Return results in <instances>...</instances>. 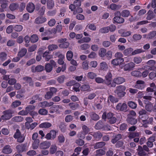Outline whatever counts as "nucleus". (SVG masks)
<instances>
[{"label": "nucleus", "instance_id": "f257e3e1", "mask_svg": "<svg viewBox=\"0 0 156 156\" xmlns=\"http://www.w3.org/2000/svg\"><path fill=\"white\" fill-rule=\"evenodd\" d=\"M115 115L112 112H108L107 114L105 112L102 115V118L103 119H107V121L110 124H114L116 122V118L114 116Z\"/></svg>", "mask_w": 156, "mask_h": 156}, {"label": "nucleus", "instance_id": "f03ea898", "mask_svg": "<svg viewBox=\"0 0 156 156\" xmlns=\"http://www.w3.org/2000/svg\"><path fill=\"white\" fill-rule=\"evenodd\" d=\"M126 89V87L125 86H119L116 87V89L114 90V93L119 98H121L125 95L126 92L125 91Z\"/></svg>", "mask_w": 156, "mask_h": 156}, {"label": "nucleus", "instance_id": "7ed1b4c3", "mask_svg": "<svg viewBox=\"0 0 156 156\" xmlns=\"http://www.w3.org/2000/svg\"><path fill=\"white\" fill-rule=\"evenodd\" d=\"M136 150V153L139 156H145L147 154L146 152H148L150 151L146 145L143 146L139 145Z\"/></svg>", "mask_w": 156, "mask_h": 156}, {"label": "nucleus", "instance_id": "20e7f679", "mask_svg": "<svg viewBox=\"0 0 156 156\" xmlns=\"http://www.w3.org/2000/svg\"><path fill=\"white\" fill-rule=\"evenodd\" d=\"M14 113V111L12 109H9L3 112V115L1 116L2 119L7 120L10 119L12 117V114Z\"/></svg>", "mask_w": 156, "mask_h": 156}, {"label": "nucleus", "instance_id": "39448f33", "mask_svg": "<svg viewBox=\"0 0 156 156\" xmlns=\"http://www.w3.org/2000/svg\"><path fill=\"white\" fill-rule=\"evenodd\" d=\"M16 148L19 153H21L27 151L28 146L27 143L22 144L16 146Z\"/></svg>", "mask_w": 156, "mask_h": 156}, {"label": "nucleus", "instance_id": "423d86ee", "mask_svg": "<svg viewBox=\"0 0 156 156\" xmlns=\"http://www.w3.org/2000/svg\"><path fill=\"white\" fill-rule=\"evenodd\" d=\"M46 9L45 6L41 7V5L39 3L37 4L35 6V11H37V14L40 16H43L44 13Z\"/></svg>", "mask_w": 156, "mask_h": 156}, {"label": "nucleus", "instance_id": "0eeeda50", "mask_svg": "<svg viewBox=\"0 0 156 156\" xmlns=\"http://www.w3.org/2000/svg\"><path fill=\"white\" fill-rule=\"evenodd\" d=\"M125 80L123 77H118L115 78L112 83V87H115L116 84H120L125 82Z\"/></svg>", "mask_w": 156, "mask_h": 156}, {"label": "nucleus", "instance_id": "6e6552de", "mask_svg": "<svg viewBox=\"0 0 156 156\" xmlns=\"http://www.w3.org/2000/svg\"><path fill=\"white\" fill-rule=\"evenodd\" d=\"M105 83L108 86L112 87V74L110 72L107 73L105 76Z\"/></svg>", "mask_w": 156, "mask_h": 156}, {"label": "nucleus", "instance_id": "1a4fd4ad", "mask_svg": "<svg viewBox=\"0 0 156 156\" xmlns=\"http://www.w3.org/2000/svg\"><path fill=\"white\" fill-rule=\"evenodd\" d=\"M56 132L54 130H51L45 136L47 140H53L56 137Z\"/></svg>", "mask_w": 156, "mask_h": 156}, {"label": "nucleus", "instance_id": "9d476101", "mask_svg": "<svg viewBox=\"0 0 156 156\" xmlns=\"http://www.w3.org/2000/svg\"><path fill=\"white\" fill-rule=\"evenodd\" d=\"M145 86V82L142 80H138L136 83L134 87L139 89L144 88Z\"/></svg>", "mask_w": 156, "mask_h": 156}, {"label": "nucleus", "instance_id": "9b49d317", "mask_svg": "<svg viewBox=\"0 0 156 156\" xmlns=\"http://www.w3.org/2000/svg\"><path fill=\"white\" fill-rule=\"evenodd\" d=\"M44 67L41 65H37L36 66H32L31 68V71L33 73L40 72L44 70Z\"/></svg>", "mask_w": 156, "mask_h": 156}, {"label": "nucleus", "instance_id": "f8f14e48", "mask_svg": "<svg viewBox=\"0 0 156 156\" xmlns=\"http://www.w3.org/2000/svg\"><path fill=\"white\" fill-rule=\"evenodd\" d=\"M127 105L125 103L122 104L119 103L118 104L116 107L117 110L120 111L122 112H125L127 108Z\"/></svg>", "mask_w": 156, "mask_h": 156}, {"label": "nucleus", "instance_id": "ddd939ff", "mask_svg": "<svg viewBox=\"0 0 156 156\" xmlns=\"http://www.w3.org/2000/svg\"><path fill=\"white\" fill-rule=\"evenodd\" d=\"M47 20V19L45 17L40 16L35 19L34 23L37 24H42L45 22Z\"/></svg>", "mask_w": 156, "mask_h": 156}, {"label": "nucleus", "instance_id": "4468645a", "mask_svg": "<svg viewBox=\"0 0 156 156\" xmlns=\"http://www.w3.org/2000/svg\"><path fill=\"white\" fill-rule=\"evenodd\" d=\"M128 123L131 125L136 124L137 122V119L130 115H128V117L126 119Z\"/></svg>", "mask_w": 156, "mask_h": 156}, {"label": "nucleus", "instance_id": "2eb2a0df", "mask_svg": "<svg viewBox=\"0 0 156 156\" xmlns=\"http://www.w3.org/2000/svg\"><path fill=\"white\" fill-rule=\"evenodd\" d=\"M120 15L124 17H127L131 15L129 11L126 9L123 10L121 13L120 12L117 11L115 14V15Z\"/></svg>", "mask_w": 156, "mask_h": 156}, {"label": "nucleus", "instance_id": "dca6fc26", "mask_svg": "<svg viewBox=\"0 0 156 156\" xmlns=\"http://www.w3.org/2000/svg\"><path fill=\"white\" fill-rule=\"evenodd\" d=\"M135 64L133 62L126 64L124 66V70L125 71H130L135 67Z\"/></svg>", "mask_w": 156, "mask_h": 156}, {"label": "nucleus", "instance_id": "f3484780", "mask_svg": "<svg viewBox=\"0 0 156 156\" xmlns=\"http://www.w3.org/2000/svg\"><path fill=\"white\" fill-rule=\"evenodd\" d=\"M50 145L51 143L49 142L45 141L40 143L39 147L41 149H45L48 148Z\"/></svg>", "mask_w": 156, "mask_h": 156}, {"label": "nucleus", "instance_id": "a211bd4d", "mask_svg": "<svg viewBox=\"0 0 156 156\" xmlns=\"http://www.w3.org/2000/svg\"><path fill=\"white\" fill-rule=\"evenodd\" d=\"M12 151V149L10 145H6L3 147L2 151L5 154H9L11 153Z\"/></svg>", "mask_w": 156, "mask_h": 156}, {"label": "nucleus", "instance_id": "6ab92c4d", "mask_svg": "<svg viewBox=\"0 0 156 156\" xmlns=\"http://www.w3.org/2000/svg\"><path fill=\"white\" fill-rule=\"evenodd\" d=\"M50 53L51 52L47 50L43 53L42 57L46 61H48L52 58V56L50 55Z\"/></svg>", "mask_w": 156, "mask_h": 156}, {"label": "nucleus", "instance_id": "aec40b11", "mask_svg": "<svg viewBox=\"0 0 156 156\" xmlns=\"http://www.w3.org/2000/svg\"><path fill=\"white\" fill-rule=\"evenodd\" d=\"M35 9V5L32 2H30L27 5L26 9L29 12H32Z\"/></svg>", "mask_w": 156, "mask_h": 156}, {"label": "nucleus", "instance_id": "412c9836", "mask_svg": "<svg viewBox=\"0 0 156 156\" xmlns=\"http://www.w3.org/2000/svg\"><path fill=\"white\" fill-rule=\"evenodd\" d=\"M140 136V133L138 132H129L128 133V137L130 139L134 138L136 137H138Z\"/></svg>", "mask_w": 156, "mask_h": 156}, {"label": "nucleus", "instance_id": "4be33fe9", "mask_svg": "<svg viewBox=\"0 0 156 156\" xmlns=\"http://www.w3.org/2000/svg\"><path fill=\"white\" fill-rule=\"evenodd\" d=\"M54 103L52 102H48L47 101H44L39 103L40 105L42 108H44L46 107H48L53 105Z\"/></svg>", "mask_w": 156, "mask_h": 156}, {"label": "nucleus", "instance_id": "5701e85b", "mask_svg": "<svg viewBox=\"0 0 156 156\" xmlns=\"http://www.w3.org/2000/svg\"><path fill=\"white\" fill-rule=\"evenodd\" d=\"M19 7V5L16 3H13L10 4L9 5V9L12 11L17 10Z\"/></svg>", "mask_w": 156, "mask_h": 156}, {"label": "nucleus", "instance_id": "b1692460", "mask_svg": "<svg viewBox=\"0 0 156 156\" xmlns=\"http://www.w3.org/2000/svg\"><path fill=\"white\" fill-rule=\"evenodd\" d=\"M113 137L114 138L111 140V142L112 143L115 144L122 138V135L121 134H118Z\"/></svg>", "mask_w": 156, "mask_h": 156}, {"label": "nucleus", "instance_id": "393cba45", "mask_svg": "<svg viewBox=\"0 0 156 156\" xmlns=\"http://www.w3.org/2000/svg\"><path fill=\"white\" fill-rule=\"evenodd\" d=\"M61 107V106L59 105H54L50 108L49 112L51 113H53L56 112Z\"/></svg>", "mask_w": 156, "mask_h": 156}, {"label": "nucleus", "instance_id": "a878e982", "mask_svg": "<svg viewBox=\"0 0 156 156\" xmlns=\"http://www.w3.org/2000/svg\"><path fill=\"white\" fill-rule=\"evenodd\" d=\"M114 23H122L124 22V19L119 16H116L113 18Z\"/></svg>", "mask_w": 156, "mask_h": 156}, {"label": "nucleus", "instance_id": "bb28decb", "mask_svg": "<svg viewBox=\"0 0 156 156\" xmlns=\"http://www.w3.org/2000/svg\"><path fill=\"white\" fill-rule=\"evenodd\" d=\"M9 2L8 0H0L1 7L3 9L6 8L8 5Z\"/></svg>", "mask_w": 156, "mask_h": 156}, {"label": "nucleus", "instance_id": "cd10ccee", "mask_svg": "<svg viewBox=\"0 0 156 156\" xmlns=\"http://www.w3.org/2000/svg\"><path fill=\"white\" fill-rule=\"evenodd\" d=\"M115 57L116 58H118L119 60H120L121 62H123L124 61V58H122L123 55L121 52H117L115 55Z\"/></svg>", "mask_w": 156, "mask_h": 156}, {"label": "nucleus", "instance_id": "c85d7f7f", "mask_svg": "<svg viewBox=\"0 0 156 156\" xmlns=\"http://www.w3.org/2000/svg\"><path fill=\"white\" fill-rule=\"evenodd\" d=\"M80 90L82 91L89 92L91 91L90 86L89 84H84L80 87Z\"/></svg>", "mask_w": 156, "mask_h": 156}, {"label": "nucleus", "instance_id": "c756f323", "mask_svg": "<svg viewBox=\"0 0 156 156\" xmlns=\"http://www.w3.org/2000/svg\"><path fill=\"white\" fill-rule=\"evenodd\" d=\"M155 69L153 68L152 67H151L147 65H145L144 66L143 68H140L138 69L140 71H142L144 70L147 71L149 73L150 71L153 70Z\"/></svg>", "mask_w": 156, "mask_h": 156}, {"label": "nucleus", "instance_id": "7c9ffc66", "mask_svg": "<svg viewBox=\"0 0 156 156\" xmlns=\"http://www.w3.org/2000/svg\"><path fill=\"white\" fill-rule=\"evenodd\" d=\"M103 122L101 120L99 121L96 124L95 128L97 129H100L104 127Z\"/></svg>", "mask_w": 156, "mask_h": 156}, {"label": "nucleus", "instance_id": "2f4dec72", "mask_svg": "<svg viewBox=\"0 0 156 156\" xmlns=\"http://www.w3.org/2000/svg\"><path fill=\"white\" fill-rule=\"evenodd\" d=\"M147 14L146 19L148 20H150L154 18L155 17V15L154 14L153 11L150 10L148 11Z\"/></svg>", "mask_w": 156, "mask_h": 156}, {"label": "nucleus", "instance_id": "473e14b6", "mask_svg": "<svg viewBox=\"0 0 156 156\" xmlns=\"http://www.w3.org/2000/svg\"><path fill=\"white\" fill-rule=\"evenodd\" d=\"M52 126L51 124L48 122H45L41 124L39 126L40 128H48L51 127Z\"/></svg>", "mask_w": 156, "mask_h": 156}, {"label": "nucleus", "instance_id": "72a5a7b5", "mask_svg": "<svg viewBox=\"0 0 156 156\" xmlns=\"http://www.w3.org/2000/svg\"><path fill=\"white\" fill-rule=\"evenodd\" d=\"M92 135L94 138L97 139H101L102 137V134L100 131H98L96 132L91 133Z\"/></svg>", "mask_w": 156, "mask_h": 156}, {"label": "nucleus", "instance_id": "f704fd0d", "mask_svg": "<svg viewBox=\"0 0 156 156\" xmlns=\"http://www.w3.org/2000/svg\"><path fill=\"white\" fill-rule=\"evenodd\" d=\"M147 112L145 109H142L139 112L140 118H144L146 115H147Z\"/></svg>", "mask_w": 156, "mask_h": 156}, {"label": "nucleus", "instance_id": "c9c22d12", "mask_svg": "<svg viewBox=\"0 0 156 156\" xmlns=\"http://www.w3.org/2000/svg\"><path fill=\"white\" fill-rule=\"evenodd\" d=\"M27 52V50L26 48H23L20 50L18 53V56L22 58L26 55Z\"/></svg>", "mask_w": 156, "mask_h": 156}, {"label": "nucleus", "instance_id": "e433bc0d", "mask_svg": "<svg viewBox=\"0 0 156 156\" xmlns=\"http://www.w3.org/2000/svg\"><path fill=\"white\" fill-rule=\"evenodd\" d=\"M54 6V3L52 0H48L47 1V6L48 9H51Z\"/></svg>", "mask_w": 156, "mask_h": 156}, {"label": "nucleus", "instance_id": "4c0bfd02", "mask_svg": "<svg viewBox=\"0 0 156 156\" xmlns=\"http://www.w3.org/2000/svg\"><path fill=\"white\" fill-rule=\"evenodd\" d=\"M23 80L29 83L30 86H33V83L31 78L27 76L24 77L23 78Z\"/></svg>", "mask_w": 156, "mask_h": 156}, {"label": "nucleus", "instance_id": "58836bf2", "mask_svg": "<svg viewBox=\"0 0 156 156\" xmlns=\"http://www.w3.org/2000/svg\"><path fill=\"white\" fill-rule=\"evenodd\" d=\"M105 143L104 142H101L96 143L94 146V148L97 149L102 147L105 145Z\"/></svg>", "mask_w": 156, "mask_h": 156}, {"label": "nucleus", "instance_id": "ea45409f", "mask_svg": "<svg viewBox=\"0 0 156 156\" xmlns=\"http://www.w3.org/2000/svg\"><path fill=\"white\" fill-rule=\"evenodd\" d=\"M100 69L101 70L106 71L108 69V66L106 63L105 62H103L101 63L100 65Z\"/></svg>", "mask_w": 156, "mask_h": 156}, {"label": "nucleus", "instance_id": "a19ab883", "mask_svg": "<svg viewBox=\"0 0 156 156\" xmlns=\"http://www.w3.org/2000/svg\"><path fill=\"white\" fill-rule=\"evenodd\" d=\"M133 51V49L132 48H127L124 51V55H131Z\"/></svg>", "mask_w": 156, "mask_h": 156}, {"label": "nucleus", "instance_id": "79ce46f5", "mask_svg": "<svg viewBox=\"0 0 156 156\" xmlns=\"http://www.w3.org/2000/svg\"><path fill=\"white\" fill-rule=\"evenodd\" d=\"M97 76V74L93 72H88L87 75L88 78L93 80Z\"/></svg>", "mask_w": 156, "mask_h": 156}, {"label": "nucleus", "instance_id": "37998d69", "mask_svg": "<svg viewBox=\"0 0 156 156\" xmlns=\"http://www.w3.org/2000/svg\"><path fill=\"white\" fill-rule=\"evenodd\" d=\"M108 100L112 103H116L119 101L118 98L111 95H110L108 96Z\"/></svg>", "mask_w": 156, "mask_h": 156}, {"label": "nucleus", "instance_id": "c03bdc74", "mask_svg": "<svg viewBox=\"0 0 156 156\" xmlns=\"http://www.w3.org/2000/svg\"><path fill=\"white\" fill-rule=\"evenodd\" d=\"M109 6V7H108V8H110L112 10H113L119 9L121 7L120 6L114 3L111 4Z\"/></svg>", "mask_w": 156, "mask_h": 156}, {"label": "nucleus", "instance_id": "a18cd8bd", "mask_svg": "<svg viewBox=\"0 0 156 156\" xmlns=\"http://www.w3.org/2000/svg\"><path fill=\"white\" fill-rule=\"evenodd\" d=\"M153 107L152 104L150 102L146 104L145 106L146 110L149 112H151L152 109H153Z\"/></svg>", "mask_w": 156, "mask_h": 156}, {"label": "nucleus", "instance_id": "49530a36", "mask_svg": "<svg viewBox=\"0 0 156 156\" xmlns=\"http://www.w3.org/2000/svg\"><path fill=\"white\" fill-rule=\"evenodd\" d=\"M106 52V50L105 49L102 48L99 51V55L101 57H103L105 56Z\"/></svg>", "mask_w": 156, "mask_h": 156}, {"label": "nucleus", "instance_id": "de8ad7c7", "mask_svg": "<svg viewBox=\"0 0 156 156\" xmlns=\"http://www.w3.org/2000/svg\"><path fill=\"white\" fill-rule=\"evenodd\" d=\"M91 119L94 121L98 120L99 119V115L94 112H92L90 115Z\"/></svg>", "mask_w": 156, "mask_h": 156}, {"label": "nucleus", "instance_id": "09e8293b", "mask_svg": "<svg viewBox=\"0 0 156 156\" xmlns=\"http://www.w3.org/2000/svg\"><path fill=\"white\" fill-rule=\"evenodd\" d=\"M156 35V31H153L148 34L147 38L149 39L153 38Z\"/></svg>", "mask_w": 156, "mask_h": 156}, {"label": "nucleus", "instance_id": "8fccbe9b", "mask_svg": "<svg viewBox=\"0 0 156 156\" xmlns=\"http://www.w3.org/2000/svg\"><path fill=\"white\" fill-rule=\"evenodd\" d=\"M53 67L51 66L50 63H48L46 64L44 69L47 72L49 73L51 72L52 69Z\"/></svg>", "mask_w": 156, "mask_h": 156}, {"label": "nucleus", "instance_id": "3c124183", "mask_svg": "<svg viewBox=\"0 0 156 156\" xmlns=\"http://www.w3.org/2000/svg\"><path fill=\"white\" fill-rule=\"evenodd\" d=\"M40 143L39 140H36L34 141L32 144V147L34 149H36L39 147Z\"/></svg>", "mask_w": 156, "mask_h": 156}, {"label": "nucleus", "instance_id": "603ef678", "mask_svg": "<svg viewBox=\"0 0 156 156\" xmlns=\"http://www.w3.org/2000/svg\"><path fill=\"white\" fill-rule=\"evenodd\" d=\"M131 74L134 76L140 77H141V72L140 71H133L131 72Z\"/></svg>", "mask_w": 156, "mask_h": 156}, {"label": "nucleus", "instance_id": "864d4df0", "mask_svg": "<svg viewBox=\"0 0 156 156\" xmlns=\"http://www.w3.org/2000/svg\"><path fill=\"white\" fill-rule=\"evenodd\" d=\"M13 27L14 30L17 32H20L23 29V26L20 25H16Z\"/></svg>", "mask_w": 156, "mask_h": 156}, {"label": "nucleus", "instance_id": "5fc2aeb1", "mask_svg": "<svg viewBox=\"0 0 156 156\" xmlns=\"http://www.w3.org/2000/svg\"><path fill=\"white\" fill-rule=\"evenodd\" d=\"M58 46L56 44H51L48 45V48L49 51H52L58 48Z\"/></svg>", "mask_w": 156, "mask_h": 156}, {"label": "nucleus", "instance_id": "6e6d98bb", "mask_svg": "<svg viewBox=\"0 0 156 156\" xmlns=\"http://www.w3.org/2000/svg\"><path fill=\"white\" fill-rule=\"evenodd\" d=\"M156 62L154 60H151L148 61L147 62V64L149 66L151 67H152L153 68L155 69V67Z\"/></svg>", "mask_w": 156, "mask_h": 156}, {"label": "nucleus", "instance_id": "4d7b16f0", "mask_svg": "<svg viewBox=\"0 0 156 156\" xmlns=\"http://www.w3.org/2000/svg\"><path fill=\"white\" fill-rule=\"evenodd\" d=\"M21 104V101H16L12 103L11 107L12 108H15L20 105Z\"/></svg>", "mask_w": 156, "mask_h": 156}, {"label": "nucleus", "instance_id": "13d9d810", "mask_svg": "<svg viewBox=\"0 0 156 156\" xmlns=\"http://www.w3.org/2000/svg\"><path fill=\"white\" fill-rule=\"evenodd\" d=\"M128 106L132 109H135L136 108L137 104L134 102L129 101L127 103Z\"/></svg>", "mask_w": 156, "mask_h": 156}, {"label": "nucleus", "instance_id": "bf43d9fd", "mask_svg": "<svg viewBox=\"0 0 156 156\" xmlns=\"http://www.w3.org/2000/svg\"><path fill=\"white\" fill-rule=\"evenodd\" d=\"M38 40V37L36 34H33L30 37V41L33 43L37 42Z\"/></svg>", "mask_w": 156, "mask_h": 156}, {"label": "nucleus", "instance_id": "052dcab7", "mask_svg": "<svg viewBox=\"0 0 156 156\" xmlns=\"http://www.w3.org/2000/svg\"><path fill=\"white\" fill-rule=\"evenodd\" d=\"M69 45V43L68 41H65L63 43L60 44L59 45V47L61 48H67Z\"/></svg>", "mask_w": 156, "mask_h": 156}, {"label": "nucleus", "instance_id": "680f3d73", "mask_svg": "<svg viewBox=\"0 0 156 156\" xmlns=\"http://www.w3.org/2000/svg\"><path fill=\"white\" fill-rule=\"evenodd\" d=\"M154 90V88L151 87H148L147 88L146 95H151Z\"/></svg>", "mask_w": 156, "mask_h": 156}, {"label": "nucleus", "instance_id": "e2e57ef3", "mask_svg": "<svg viewBox=\"0 0 156 156\" xmlns=\"http://www.w3.org/2000/svg\"><path fill=\"white\" fill-rule=\"evenodd\" d=\"M73 55V54L71 51H69L67 52L66 56L67 59L68 60L70 61L72 59Z\"/></svg>", "mask_w": 156, "mask_h": 156}, {"label": "nucleus", "instance_id": "0e129e2a", "mask_svg": "<svg viewBox=\"0 0 156 156\" xmlns=\"http://www.w3.org/2000/svg\"><path fill=\"white\" fill-rule=\"evenodd\" d=\"M82 129L83 131V132L85 134H87L90 131L89 128L86 125H83L82 127Z\"/></svg>", "mask_w": 156, "mask_h": 156}, {"label": "nucleus", "instance_id": "69168bd1", "mask_svg": "<svg viewBox=\"0 0 156 156\" xmlns=\"http://www.w3.org/2000/svg\"><path fill=\"white\" fill-rule=\"evenodd\" d=\"M108 27H103L100 29L99 32V33L102 34H105L108 33L109 32L108 30Z\"/></svg>", "mask_w": 156, "mask_h": 156}, {"label": "nucleus", "instance_id": "338daca9", "mask_svg": "<svg viewBox=\"0 0 156 156\" xmlns=\"http://www.w3.org/2000/svg\"><path fill=\"white\" fill-rule=\"evenodd\" d=\"M66 68V65H63L61 66V67H58L56 70L57 73H59L61 71L62 72L64 71Z\"/></svg>", "mask_w": 156, "mask_h": 156}, {"label": "nucleus", "instance_id": "774afa93", "mask_svg": "<svg viewBox=\"0 0 156 156\" xmlns=\"http://www.w3.org/2000/svg\"><path fill=\"white\" fill-rule=\"evenodd\" d=\"M7 55L4 52H2L0 53V59L2 61L5 60L7 59Z\"/></svg>", "mask_w": 156, "mask_h": 156}]
</instances>
